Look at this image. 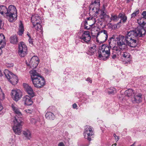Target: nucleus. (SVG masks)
<instances>
[{
	"mask_svg": "<svg viewBox=\"0 0 146 146\" xmlns=\"http://www.w3.org/2000/svg\"><path fill=\"white\" fill-rule=\"evenodd\" d=\"M133 0H127V3H128L130 1H133Z\"/></svg>",
	"mask_w": 146,
	"mask_h": 146,
	"instance_id": "52",
	"label": "nucleus"
},
{
	"mask_svg": "<svg viewBox=\"0 0 146 146\" xmlns=\"http://www.w3.org/2000/svg\"><path fill=\"white\" fill-rule=\"evenodd\" d=\"M31 20L34 27H36L35 23H42L41 20L40 19L39 16L38 14H35L32 15Z\"/></svg>",
	"mask_w": 146,
	"mask_h": 146,
	"instance_id": "14",
	"label": "nucleus"
},
{
	"mask_svg": "<svg viewBox=\"0 0 146 146\" xmlns=\"http://www.w3.org/2000/svg\"><path fill=\"white\" fill-rule=\"evenodd\" d=\"M11 95L13 100L17 102L21 98L22 96V94L20 90L16 89L12 90Z\"/></svg>",
	"mask_w": 146,
	"mask_h": 146,
	"instance_id": "9",
	"label": "nucleus"
},
{
	"mask_svg": "<svg viewBox=\"0 0 146 146\" xmlns=\"http://www.w3.org/2000/svg\"><path fill=\"white\" fill-rule=\"evenodd\" d=\"M137 22L140 26L137 27H141L143 29H144V27L146 28V19H145L141 17L139 18L137 20Z\"/></svg>",
	"mask_w": 146,
	"mask_h": 146,
	"instance_id": "18",
	"label": "nucleus"
},
{
	"mask_svg": "<svg viewBox=\"0 0 146 146\" xmlns=\"http://www.w3.org/2000/svg\"><path fill=\"white\" fill-rule=\"evenodd\" d=\"M5 38V37L3 34H0V45L2 44L1 46H3L5 45L6 44Z\"/></svg>",
	"mask_w": 146,
	"mask_h": 146,
	"instance_id": "29",
	"label": "nucleus"
},
{
	"mask_svg": "<svg viewBox=\"0 0 146 146\" xmlns=\"http://www.w3.org/2000/svg\"><path fill=\"white\" fill-rule=\"evenodd\" d=\"M87 20L90 21H94L95 19L93 17H88L87 18Z\"/></svg>",
	"mask_w": 146,
	"mask_h": 146,
	"instance_id": "45",
	"label": "nucleus"
},
{
	"mask_svg": "<svg viewBox=\"0 0 146 146\" xmlns=\"http://www.w3.org/2000/svg\"><path fill=\"white\" fill-rule=\"evenodd\" d=\"M122 57L127 60V62H130L132 58L129 53L126 52L123 53L122 55Z\"/></svg>",
	"mask_w": 146,
	"mask_h": 146,
	"instance_id": "24",
	"label": "nucleus"
},
{
	"mask_svg": "<svg viewBox=\"0 0 146 146\" xmlns=\"http://www.w3.org/2000/svg\"><path fill=\"white\" fill-rule=\"evenodd\" d=\"M95 22H95H94V23L91 25H90V27L89 28L88 27V26H84V29H86L88 30L90 28V27H92V26L94 24Z\"/></svg>",
	"mask_w": 146,
	"mask_h": 146,
	"instance_id": "38",
	"label": "nucleus"
},
{
	"mask_svg": "<svg viewBox=\"0 0 146 146\" xmlns=\"http://www.w3.org/2000/svg\"><path fill=\"white\" fill-rule=\"evenodd\" d=\"M118 17L116 15H111V16L109 21V23L111 22V21H113L114 22H117L118 20Z\"/></svg>",
	"mask_w": 146,
	"mask_h": 146,
	"instance_id": "31",
	"label": "nucleus"
},
{
	"mask_svg": "<svg viewBox=\"0 0 146 146\" xmlns=\"http://www.w3.org/2000/svg\"><path fill=\"white\" fill-rule=\"evenodd\" d=\"M93 10L96 14L100 13V17L101 19L104 20H105L106 18H110L109 15H107L103 11L100 9L99 8H97L96 7H94Z\"/></svg>",
	"mask_w": 146,
	"mask_h": 146,
	"instance_id": "10",
	"label": "nucleus"
},
{
	"mask_svg": "<svg viewBox=\"0 0 146 146\" xmlns=\"http://www.w3.org/2000/svg\"><path fill=\"white\" fill-rule=\"evenodd\" d=\"M42 23H35V25L36 26L35 27H34L33 26V27H35V29L38 31L40 30L41 32L42 30V27L41 25Z\"/></svg>",
	"mask_w": 146,
	"mask_h": 146,
	"instance_id": "33",
	"label": "nucleus"
},
{
	"mask_svg": "<svg viewBox=\"0 0 146 146\" xmlns=\"http://www.w3.org/2000/svg\"><path fill=\"white\" fill-rule=\"evenodd\" d=\"M26 111L27 113H31L32 112V110L29 109H28L26 110Z\"/></svg>",
	"mask_w": 146,
	"mask_h": 146,
	"instance_id": "47",
	"label": "nucleus"
},
{
	"mask_svg": "<svg viewBox=\"0 0 146 146\" xmlns=\"http://www.w3.org/2000/svg\"><path fill=\"white\" fill-rule=\"evenodd\" d=\"M141 15L143 16V17H142V18H144L146 19V11H143L142 12Z\"/></svg>",
	"mask_w": 146,
	"mask_h": 146,
	"instance_id": "37",
	"label": "nucleus"
},
{
	"mask_svg": "<svg viewBox=\"0 0 146 146\" xmlns=\"http://www.w3.org/2000/svg\"><path fill=\"white\" fill-rule=\"evenodd\" d=\"M114 145L115 146H116L117 145V144L116 143H115L114 144Z\"/></svg>",
	"mask_w": 146,
	"mask_h": 146,
	"instance_id": "58",
	"label": "nucleus"
},
{
	"mask_svg": "<svg viewBox=\"0 0 146 146\" xmlns=\"http://www.w3.org/2000/svg\"><path fill=\"white\" fill-rule=\"evenodd\" d=\"M13 121L14 123L13 127L14 132L15 134L20 135L21 132V124L23 122L22 118L15 117V119Z\"/></svg>",
	"mask_w": 146,
	"mask_h": 146,
	"instance_id": "4",
	"label": "nucleus"
},
{
	"mask_svg": "<svg viewBox=\"0 0 146 146\" xmlns=\"http://www.w3.org/2000/svg\"><path fill=\"white\" fill-rule=\"evenodd\" d=\"M10 42L11 43L13 44H16L18 42V39L17 36L15 35L11 36L10 39Z\"/></svg>",
	"mask_w": 146,
	"mask_h": 146,
	"instance_id": "26",
	"label": "nucleus"
},
{
	"mask_svg": "<svg viewBox=\"0 0 146 146\" xmlns=\"http://www.w3.org/2000/svg\"><path fill=\"white\" fill-rule=\"evenodd\" d=\"M100 34H101V35L103 36V38L105 39L104 42L106 41L108 38V35L107 31L104 30H103L101 32L98 33L96 38L98 37V35Z\"/></svg>",
	"mask_w": 146,
	"mask_h": 146,
	"instance_id": "21",
	"label": "nucleus"
},
{
	"mask_svg": "<svg viewBox=\"0 0 146 146\" xmlns=\"http://www.w3.org/2000/svg\"><path fill=\"white\" fill-rule=\"evenodd\" d=\"M4 73L6 78L13 85H15L17 84L18 80L16 76L7 69L4 70Z\"/></svg>",
	"mask_w": 146,
	"mask_h": 146,
	"instance_id": "6",
	"label": "nucleus"
},
{
	"mask_svg": "<svg viewBox=\"0 0 146 146\" xmlns=\"http://www.w3.org/2000/svg\"><path fill=\"white\" fill-rule=\"evenodd\" d=\"M98 57L101 59L106 60L108 59L110 56V54L104 50H103L100 48L98 52Z\"/></svg>",
	"mask_w": 146,
	"mask_h": 146,
	"instance_id": "12",
	"label": "nucleus"
},
{
	"mask_svg": "<svg viewBox=\"0 0 146 146\" xmlns=\"http://www.w3.org/2000/svg\"><path fill=\"white\" fill-rule=\"evenodd\" d=\"M113 39V38L111 37V38H110V40H111V39Z\"/></svg>",
	"mask_w": 146,
	"mask_h": 146,
	"instance_id": "59",
	"label": "nucleus"
},
{
	"mask_svg": "<svg viewBox=\"0 0 146 146\" xmlns=\"http://www.w3.org/2000/svg\"><path fill=\"white\" fill-rule=\"evenodd\" d=\"M3 76V74H2L0 70V76Z\"/></svg>",
	"mask_w": 146,
	"mask_h": 146,
	"instance_id": "57",
	"label": "nucleus"
},
{
	"mask_svg": "<svg viewBox=\"0 0 146 146\" xmlns=\"http://www.w3.org/2000/svg\"><path fill=\"white\" fill-rule=\"evenodd\" d=\"M86 80L87 81H88L90 83H91L92 82V80L90 78H88L86 79Z\"/></svg>",
	"mask_w": 146,
	"mask_h": 146,
	"instance_id": "48",
	"label": "nucleus"
},
{
	"mask_svg": "<svg viewBox=\"0 0 146 146\" xmlns=\"http://www.w3.org/2000/svg\"><path fill=\"white\" fill-rule=\"evenodd\" d=\"M32 40L31 39V38H29V41L30 43L33 44V42L32 41Z\"/></svg>",
	"mask_w": 146,
	"mask_h": 146,
	"instance_id": "49",
	"label": "nucleus"
},
{
	"mask_svg": "<svg viewBox=\"0 0 146 146\" xmlns=\"http://www.w3.org/2000/svg\"><path fill=\"white\" fill-rule=\"evenodd\" d=\"M110 43L111 41H110L109 42V45L106 44H103L100 47V48L103 50L105 51L110 54V50L111 48V46L110 45Z\"/></svg>",
	"mask_w": 146,
	"mask_h": 146,
	"instance_id": "20",
	"label": "nucleus"
},
{
	"mask_svg": "<svg viewBox=\"0 0 146 146\" xmlns=\"http://www.w3.org/2000/svg\"><path fill=\"white\" fill-rule=\"evenodd\" d=\"M46 118L50 120H53L55 118V117L54 115L52 112H47L45 115Z\"/></svg>",
	"mask_w": 146,
	"mask_h": 146,
	"instance_id": "27",
	"label": "nucleus"
},
{
	"mask_svg": "<svg viewBox=\"0 0 146 146\" xmlns=\"http://www.w3.org/2000/svg\"><path fill=\"white\" fill-rule=\"evenodd\" d=\"M6 65L7 68H11L13 67L14 64L12 63H7Z\"/></svg>",
	"mask_w": 146,
	"mask_h": 146,
	"instance_id": "36",
	"label": "nucleus"
},
{
	"mask_svg": "<svg viewBox=\"0 0 146 146\" xmlns=\"http://www.w3.org/2000/svg\"><path fill=\"white\" fill-rule=\"evenodd\" d=\"M38 60V58L37 56H34L31 59L29 63L28 64L27 63V64L31 68L33 67V68H35L39 63Z\"/></svg>",
	"mask_w": 146,
	"mask_h": 146,
	"instance_id": "11",
	"label": "nucleus"
},
{
	"mask_svg": "<svg viewBox=\"0 0 146 146\" xmlns=\"http://www.w3.org/2000/svg\"><path fill=\"white\" fill-rule=\"evenodd\" d=\"M123 40L119 36L117 38L116 40L117 46H114L113 48V50L117 52H120L121 50L125 49L127 48L126 43L123 41Z\"/></svg>",
	"mask_w": 146,
	"mask_h": 146,
	"instance_id": "5",
	"label": "nucleus"
},
{
	"mask_svg": "<svg viewBox=\"0 0 146 146\" xmlns=\"http://www.w3.org/2000/svg\"><path fill=\"white\" fill-rule=\"evenodd\" d=\"M143 31L145 32L144 29L141 27H137L134 30L127 32L125 36L123 35L119 36L124 40L123 41L127 46L131 47H135L137 45V40L135 38L137 37H141Z\"/></svg>",
	"mask_w": 146,
	"mask_h": 146,
	"instance_id": "1",
	"label": "nucleus"
},
{
	"mask_svg": "<svg viewBox=\"0 0 146 146\" xmlns=\"http://www.w3.org/2000/svg\"><path fill=\"white\" fill-rule=\"evenodd\" d=\"M31 98V96L30 97L28 95H26L23 98V101L24 102L25 104L28 106L31 105L33 103Z\"/></svg>",
	"mask_w": 146,
	"mask_h": 146,
	"instance_id": "19",
	"label": "nucleus"
},
{
	"mask_svg": "<svg viewBox=\"0 0 146 146\" xmlns=\"http://www.w3.org/2000/svg\"><path fill=\"white\" fill-rule=\"evenodd\" d=\"M2 21L0 18V29H1L3 27V25L2 24Z\"/></svg>",
	"mask_w": 146,
	"mask_h": 146,
	"instance_id": "42",
	"label": "nucleus"
},
{
	"mask_svg": "<svg viewBox=\"0 0 146 146\" xmlns=\"http://www.w3.org/2000/svg\"><path fill=\"white\" fill-rule=\"evenodd\" d=\"M31 74V78L34 86L38 88H42L45 84L44 78L40 76L35 70H33L30 72Z\"/></svg>",
	"mask_w": 146,
	"mask_h": 146,
	"instance_id": "2",
	"label": "nucleus"
},
{
	"mask_svg": "<svg viewBox=\"0 0 146 146\" xmlns=\"http://www.w3.org/2000/svg\"><path fill=\"white\" fill-rule=\"evenodd\" d=\"M58 146H65V145L63 142H61L58 143Z\"/></svg>",
	"mask_w": 146,
	"mask_h": 146,
	"instance_id": "44",
	"label": "nucleus"
},
{
	"mask_svg": "<svg viewBox=\"0 0 146 146\" xmlns=\"http://www.w3.org/2000/svg\"><path fill=\"white\" fill-rule=\"evenodd\" d=\"M3 46H0V55L1 54V53L2 52V50L1 49V48H3Z\"/></svg>",
	"mask_w": 146,
	"mask_h": 146,
	"instance_id": "50",
	"label": "nucleus"
},
{
	"mask_svg": "<svg viewBox=\"0 0 146 146\" xmlns=\"http://www.w3.org/2000/svg\"><path fill=\"white\" fill-rule=\"evenodd\" d=\"M96 45L94 44L91 45L90 47H89L88 51L89 54L90 55H92L96 51Z\"/></svg>",
	"mask_w": 146,
	"mask_h": 146,
	"instance_id": "22",
	"label": "nucleus"
},
{
	"mask_svg": "<svg viewBox=\"0 0 146 146\" xmlns=\"http://www.w3.org/2000/svg\"><path fill=\"white\" fill-rule=\"evenodd\" d=\"M24 136L27 139H30L31 138V132L28 129L25 130L23 131Z\"/></svg>",
	"mask_w": 146,
	"mask_h": 146,
	"instance_id": "25",
	"label": "nucleus"
},
{
	"mask_svg": "<svg viewBox=\"0 0 146 146\" xmlns=\"http://www.w3.org/2000/svg\"><path fill=\"white\" fill-rule=\"evenodd\" d=\"M139 13V11L137 10L135 11L134 12L131 14V18H135L136 16H137Z\"/></svg>",
	"mask_w": 146,
	"mask_h": 146,
	"instance_id": "34",
	"label": "nucleus"
},
{
	"mask_svg": "<svg viewBox=\"0 0 146 146\" xmlns=\"http://www.w3.org/2000/svg\"><path fill=\"white\" fill-rule=\"evenodd\" d=\"M125 16V15H123L122 13H120L118 15V18H119L121 19Z\"/></svg>",
	"mask_w": 146,
	"mask_h": 146,
	"instance_id": "43",
	"label": "nucleus"
},
{
	"mask_svg": "<svg viewBox=\"0 0 146 146\" xmlns=\"http://www.w3.org/2000/svg\"><path fill=\"white\" fill-rule=\"evenodd\" d=\"M113 136L115 138V140H116V141H117L119 139V137L118 136H117L115 134H113Z\"/></svg>",
	"mask_w": 146,
	"mask_h": 146,
	"instance_id": "41",
	"label": "nucleus"
},
{
	"mask_svg": "<svg viewBox=\"0 0 146 146\" xmlns=\"http://www.w3.org/2000/svg\"><path fill=\"white\" fill-rule=\"evenodd\" d=\"M93 135L92 127L90 126H86L83 133L84 138L90 141L91 140V136Z\"/></svg>",
	"mask_w": 146,
	"mask_h": 146,
	"instance_id": "8",
	"label": "nucleus"
},
{
	"mask_svg": "<svg viewBox=\"0 0 146 146\" xmlns=\"http://www.w3.org/2000/svg\"><path fill=\"white\" fill-rule=\"evenodd\" d=\"M23 86L26 91L30 95V96L31 97H33L34 96V94L31 87L29 86L28 84L25 83L23 84Z\"/></svg>",
	"mask_w": 146,
	"mask_h": 146,
	"instance_id": "15",
	"label": "nucleus"
},
{
	"mask_svg": "<svg viewBox=\"0 0 146 146\" xmlns=\"http://www.w3.org/2000/svg\"><path fill=\"white\" fill-rule=\"evenodd\" d=\"M121 23H122V21H121V20L117 24V25H118L119 24Z\"/></svg>",
	"mask_w": 146,
	"mask_h": 146,
	"instance_id": "55",
	"label": "nucleus"
},
{
	"mask_svg": "<svg viewBox=\"0 0 146 146\" xmlns=\"http://www.w3.org/2000/svg\"><path fill=\"white\" fill-rule=\"evenodd\" d=\"M93 3L96 4L98 5V7H99L100 5V3L98 0L94 1L93 2Z\"/></svg>",
	"mask_w": 146,
	"mask_h": 146,
	"instance_id": "40",
	"label": "nucleus"
},
{
	"mask_svg": "<svg viewBox=\"0 0 146 146\" xmlns=\"http://www.w3.org/2000/svg\"><path fill=\"white\" fill-rule=\"evenodd\" d=\"M11 108L14 113L16 115L15 117L21 118V116H22V114L17 105L15 104H12L11 105Z\"/></svg>",
	"mask_w": 146,
	"mask_h": 146,
	"instance_id": "16",
	"label": "nucleus"
},
{
	"mask_svg": "<svg viewBox=\"0 0 146 146\" xmlns=\"http://www.w3.org/2000/svg\"><path fill=\"white\" fill-rule=\"evenodd\" d=\"M31 122L32 124H35L36 122V120L33 118L31 119Z\"/></svg>",
	"mask_w": 146,
	"mask_h": 146,
	"instance_id": "39",
	"label": "nucleus"
},
{
	"mask_svg": "<svg viewBox=\"0 0 146 146\" xmlns=\"http://www.w3.org/2000/svg\"><path fill=\"white\" fill-rule=\"evenodd\" d=\"M116 57V55L115 54L113 55L112 56L111 58L113 59H115Z\"/></svg>",
	"mask_w": 146,
	"mask_h": 146,
	"instance_id": "51",
	"label": "nucleus"
},
{
	"mask_svg": "<svg viewBox=\"0 0 146 146\" xmlns=\"http://www.w3.org/2000/svg\"><path fill=\"white\" fill-rule=\"evenodd\" d=\"M24 31V26L22 23L21 22L19 25V31L17 33L19 35L21 36L23 33Z\"/></svg>",
	"mask_w": 146,
	"mask_h": 146,
	"instance_id": "30",
	"label": "nucleus"
},
{
	"mask_svg": "<svg viewBox=\"0 0 146 146\" xmlns=\"http://www.w3.org/2000/svg\"><path fill=\"white\" fill-rule=\"evenodd\" d=\"M134 93L132 89H129L125 91L124 94L126 96L132 98V96L134 95Z\"/></svg>",
	"mask_w": 146,
	"mask_h": 146,
	"instance_id": "28",
	"label": "nucleus"
},
{
	"mask_svg": "<svg viewBox=\"0 0 146 146\" xmlns=\"http://www.w3.org/2000/svg\"><path fill=\"white\" fill-rule=\"evenodd\" d=\"M108 93L109 94L113 95L116 93L115 89L113 87H111L108 90Z\"/></svg>",
	"mask_w": 146,
	"mask_h": 146,
	"instance_id": "32",
	"label": "nucleus"
},
{
	"mask_svg": "<svg viewBox=\"0 0 146 146\" xmlns=\"http://www.w3.org/2000/svg\"><path fill=\"white\" fill-rule=\"evenodd\" d=\"M27 35L29 37V38H31V37L30 36V35L29 34V33H28L27 34Z\"/></svg>",
	"mask_w": 146,
	"mask_h": 146,
	"instance_id": "56",
	"label": "nucleus"
},
{
	"mask_svg": "<svg viewBox=\"0 0 146 146\" xmlns=\"http://www.w3.org/2000/svg\"><path fill=\"white\" fill-rule=\"evenodd\" d=\"M9 10L6 16L8 21L10 22H14L17 19V15L15 13H17V10L15 7L13 5L9 6Z\"/></svg>",
	"mask_w": 146,
	"mask_h": 146,
	"instance_id": "3",
	"label": "nucleus"
},
{
	"mask_svg": "<svg viewBox=\"0 0 146 146\" xmlns=\"http://www.w3.org/2000/svg\"><path fill=\"white\" fill-rule=\"evenodd\" d=\"M77 106V104L76 103H74L72 105V107L73 108H76Z\"/></svg>",
	"mask_w": 146,
	"mask_h": 146,
	"instance_id": "46",
	"label": "nucleus"
},
{
	"mask_svg": "<svg viewBox=\"0 0 146 146\" xmlns=\"http://www.w3.org/2000/svg\"><path fill=\"white\" fill-rule=\"evenodd\" d=\"M9 9H8L4 5H1L0 6V13L1 14L3 15L5 13L6 15L8 13Z\"/></svg>",
	"mask_w": 146,
	"mask_h": 146,
	"instance_id": "23",
	"label": "nucleus"
},
{
	"mask_svg": "<svg viewBox=\"0 0 146 146\" xmlns=\"http://www.w3.org/2000/svg\"><path fill=\"white\" fill-rule=\"evenodd\" d=\"M135 142H134L133 144L132 145L129 146H135ZM137 146H141V145H139Z\"/></svg>",
	"mask_w": 146,
	"mask_h": 146,
	"instance_id": "53",
	"label": "nucleus"
},
{
	"mask_svg": "<svg viewBox=\"0 0 146 146\" xmlns=\"http://www.w3.org/2000/svg\"><path fill=\"white\" fill-rule=\"evenodd\" d=\"M142 94H138L137 95H134V96L132 98L131 101L133 103H138L142 101Z\"/></svg>",
	"mask_w": 146,
	"mask_h": 146,
	"instance_id": "17",
	"label": "nucleus"
},
{
	"mask_svg": "<svg viewBox=\"0 0 146 146\" xmlns=\"http://www.w3.org/2000/svg\"><path fill=\"white\" fill-rule=\"evenodd\" d=\"M80 38L82 40V42H84L87 43L91 40V36L88 31H85L82 35L80 36Z\"/></svg>",
	"mask_w": 146,
	"mask_h": 146,
	"instance_id": "13",
	"label": "nucleus"
},
{
	"mask_svg": "<svg viewBox=\"0 0 146 146\" xmlns=\"http://www.w3.org/2000/svg\"><path fill=\"white\" fill-rule=\"evenodd\" d=\"M85 23V26H86L87 25H88V22L86 21H85L84 22Z\"/></svg>",
	"mask_w": 146,
	"mask_h": 146,
	"instance_id": "54",
	"label": "nucleus"
},
{
	"mask_svg": "<svg viewBox=\"0 0 146 146\" xmlns=\"http://www.w3.org/2000/svg\"><path fill=\"white\" fill-rule=\"evenodd\" d=\"M27 48L24 43L21 42L19 45L18 54L21 57H25L27 54Z\"/></svg>",
	"mask_w": 146,
	"mask_h": 146,
	"instance_id": "7",
	"label": "nucleus"
},
{
	"mask_svg": "<svg viewBox=\"0 0 146 146\" xmlns=\"http://www.w3.org/2000/svg\"><path fill=\"white\" fill-rule=\"evenodd\" d=\"M121 19V21H122V23H124L126 22L127 17L125 15Z\"/></svg>",
	"mask_w": 146,
	"mask_h": 146,
	"instance_id": "35",
	"label": "nucleus"
}]
</instances>
